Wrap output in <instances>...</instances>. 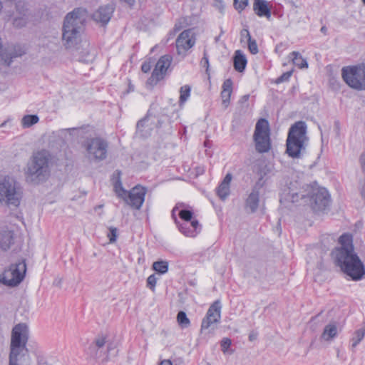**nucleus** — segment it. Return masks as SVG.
<instances>
[{
	"instance_id": "nucleus-38",
	"label": "nucleus",
	"mask_w": 365,
	"mask_h": 365,
	"mask_svg": "<svg viewBox=\"0 0 365 365\" xmlns=\"http://www.w3.org/2000/svg\"><path fill=\"white\" fill-rule=\"evenodd\" d=\"M179 217L185 222H189L192 218V212L188 210H181L179 212Z\"/></svg>"
},
{
	"instance_id": "nucleus-59",
	"label": "nucleus",
	"mask_w": 365,
	"mask_h": 365,
	"mask_svg": "<svg viewBox=\"0 0 365 365\" xmlns=\"http://www.w3.org/2000/svg\"><path fill=\"white\" fill-rule=\"evenodd\" d=\"M241 37H245L246 38V33H244L243 36L241 35Z\"/></svg>"
},
{
	"instance_id": "nucleus-50",
	"label": "nucleus",
	"mask_w": 365,
	"mask_h": 365,
	"mask_svg": "<svg viewBox=\"0 0 365 365\" xmlns=\"http://www.w3.org/2000/svg\"><path fill=\"white\" fill-rule=\"evenodd\" d=\"M249 98H250V96H249V95H245V96H243L241 98V99H240V103H245V102H247V101L249 100Z\"/></svg>"
},
{
	"instance_id": "nucleus-55",
	"label": "nucleus",
	"mask_w": 365,
	"mask_h": 365,
	"mask_svg": "<svg viewBox=\"0 0 365 365\" xmlns=\"http://www.w3.org/2000/svg\"><path fill=\"white\" fill-rule=\"evenodd\" d=\"M321 31H322V33L325 34V33H326V31H327V28H326L325 26H322V27L321 28Z\"/></svg>"
},
{
	"instance_id": "nucleus-46",
	"label": "nucleus",
	"mask_w": 365,
	"mask_h": 365,
	"mask_svg": "<svg viewBox=\"0 0 365 365\" xmlns=\"http://www.w3.org/2000/svg\"><path fill=\"white\" fill-rule=\"evenodd\" d=\"M189 225L190 226L191 229L194 230V233H195V235H197V229L200 227L199 222L197 220H193L189 222Z\"/></svg>"
},
{
	"instance_id": "nucleus-2",
	"label": "nucleus",
	"mask_w": 365,
	"mask_h": 365,
	"mask_svg": "<svg viewBox=\"0 0 365 365\" xmlns=\"http://www.w3.org/2000/svg\"><path fill=\"white\" fill-rule=\"evenodd\" d=\"M51 160L50 153L46 150L34 153L25 169L26 180L35 184L45 181L50 175Z\"/></svg>"
},
{
	"instance_id": "nucleus-27",
	"label": "nucleus",
	"mask_w": 365,
	"mask_h": 365,
	"mask_svg": "<svg viewBox=\"0 0 365 365\" xmlns=\"http://www.w3.org/2000/svg\"><path fill=\"white\" fill-rule=\"evenodd\" d=\"M365 336V322H363L361 328L356 330L353 334L352 338L350 339L351 349L354 351L355 348L362 341Z\"/></svg>"
},
{
	"instance_id": "nucleus-45",
	"label": "nucleus",
	"mask_w": 365,
	"mask_h": 365,
	"mask_svg": "<svg viewBox=\"0 0 365 365\" xmlns=\"http://www.w3.org/2000/svg\"><path fill=\"white\" fill-rule=\"evenodd\" d=\"M200 65L202 67L206 68L207 71L208 70V68H209V60H208V56H207V53H206L205 51H204L203 57L201 59Z\"/></svg>"
},
{
	"instance_id": "nucleus-47",
	"label": "nucleus",
	"mask_w": 365,
	"mask_h": 365,
	"mask_svg": "<svg viewBox=\"0 0 365 365\" xmlns=\"http://www.w3.org/2000/svg\"><path fill=\"white\" fill-rule=\"evenodd\" d=\"M215 6L221 12L224 11V4L222 0H215Z\"/></svg>"
},
{
	"instance_id": "nucleus-9",
	"label": "nucleus",
	"mask_w": 365,
	"mask_h": 365,
	"mask_svg": "<svg viewBox=\"0 0 365 365\" xmlns=\"http://www.w3.org/2000/svg\"><path fill=\"white\" fill-rule=\"evenodd\" d=\"M86 157L91 161H102L107 158L108 143L101 138L88 139L84 143Z\"/></svg>"
},
{
	"instance_id": "nucleus-7",
	"label": "nucleus",
	"mask_w": 365,
	"mask_h": 365,
	"mask_svg": "<svg viewBox=\"0 0 365 365\" xmlns=\"http://www.w3.org/2000/svg\"><path fill=\"white\" fill-rule=\"evenodd\" d=\"M256 150L259 153L268 152L271 148L270 128L267 120L260 118L256 123L253 134Z\"/></svg>"
},
{
	"instance_id": "nucleus-5",
	"label": "nucleus",
	"mask_w": 365,
	"mask_h": 365,
	"mask_svg": "<svg viewBox=\"0 0 365 365\" xmlns=\"http://www.w3.org/2000/svg\"><path fill=\"white\" fill-rule=\"evenodd\" d=\"M22 198L20 184L10 176L0 179V202L8 206L18 207Z\"/></svg>"
},
{
	"instance_id": "nucleus-6",
	"label": "nucleus",
	"mask_w": 365,
	"mask_h": 365,
	"mask_svg": "<svg viewBox=\"0 0 365 365\" xmlns=\"http://www.w3.org/2000/svg\"><path fill=\"white\" fill-rule=\"evenodd\" d=\"M29 327L26 324H18L12 329L9 356L29 357L26 344Z\"/></svg>"
},
{
	"instance_id": "nucleus-30",
	"label": "nucleus",
	"mask_w": 365,
	"mask_h": 365,
	"mask_svg": "<svg viewBox=\"0 0 365 365\" xmlns=\"http://www.w3.org/2000/svg\"><path fill=\"white\" fill-rule=\"evenodd\" d=\"M191 87L188 85L182 86L180 89L179 104L182 106L187 101L190 96Z\"/></svg>"
},
{
	"instance_id": "nucleus-31",
	"label": "nucleus",
	"mask_w": 365,
	"mask_h": 365,
	"mask_svg": "<svg viewBox=\"0 0 365 365\" xmlns=\"http://www.w3.org/2000/svg\"><path fill=\"white\" fill-rule=\"evenodd\" d=\"M39 120L37 115H26L21 120V125L24 128H29L37 123Z\"/></svg>"
},
{
	"instance_id": "nucleus-25",
	"label": "nucleus",
	"mask_w": 365,
	"mask_h": 365,
	"mask_svg": "<svg viewBox=\"0 0 365 365\" xmlns=\"http://www.w3.org/2000/svg\"><path fill=\"white\" fill-rule=\"evenodd\" d=\"M338 334V328L336 322H331L325 326L321 338L327 341H331L334 339Z\"/></svg>"
},
{
	"instance_id": "nucleus-4",
	"label": "nucleus",
	"mask_w": 365,
	"mask_h": 365,
	"mask_svg": "<svg viewBox=\"0 0 365 365\" xmlns=\"http://www.w3.org/2000/svg\"><path fill=\"white\" fill-rule=\"evenodd\" d=\"M309 140L307 136V125L304 121H297L291 126L287 139V153L292 158H298Z\"/></svg>"
},
{
	"instance_id": "nucleus-49",
	"label": "nucleus",
	"mask_w": 365,
	"mask_h": 365,
	"mask_svg": "<svg viewBox=\"0 0 365 365\" xmlns=\"http://www.w3.org/2000/svg\"><path fill=\"white\" fill-rule=\"evenodd\" d=\"M159 365H173L172 362L169 359H165L160 362Z\"/></svg>"
},
{
	"instance_id": "nucleus-12",
	"label": "nucleus",
	"mask_w": 365,
	"mask_h": 365,
	"mask_svg": "<svg viewBox=\"0 0 365 365\" xmlns=\"http://www.w3.org/2000/svg\"><path fill=\"white\" fill-rule=\"evenodd\" d=\"M146 192V187L138 185L128 192L124 201L133 209L140 210L145 201Z\"/></svg>"
},
{
	"instance_id": "nucleus-21",
	"label": "nucleus",
	"mask_w": 365,
	"mask_h": 365,
	"mask_svg": "<svg viewBox=\"0 0 365 365\" xmlns=\"http://www.w3.org/2000/svg\"><path fill=\"white\" fill-rule=\"evenodd\" d=\"M29 20V13L26 9L20 10L17 6L16 13L12 17V24L16 28H22Z\"/></svg>"
},
{
	"instance_id": "nucleus-35",
	"label": "nucleus",
	"mask_w": 365,
	"mask_h": 365,
	"mask_svg": "<svg viewBox=\"0 0 365 365\" xmlns=\"http://www.w3.org/2000/svg\"><path fill=\"white\" fill-rule=\"evenodd\" d=\"M177 320L182 328H187L190 326V322L183 311H180L177 315Z\"/></svg>"
},
{
	"instance_id": "nucleus-29",
	"label": "nucleus",
	"mask_w": 365,
	"mask_h": 365,
	"mask_svg": "<svg viewBox=\"0 0 365 365\" xmlns=\"http://www.w3.org/2000/svg\"><path fill=\"white\" fill-rule=\"evenodd\" d=\"M244 33H246V38L247 39V42H248L249 51L252 54H257L258 53L259 50H258V46H257L256 41L254 39H252L250 34L247 29H242L241 31L240 34L242 36H243Z\"/></svg>"
},
{
	"instance_id": "nucleus-57",
	"label": "nucleus",
	"mask_w": 365,
	"mask_h": 365,
	"mask_svg": "<svg viewBox=\"0 0 365 365\" xmlns=\"http://www.w3.org/2000/svg\"><path fill=\"white\" fill-rule=\"evenodd\" d=\"M295 196H294V194H292V202H294L295 201Z\"/></svg>"
},
{
	"instance_id": "nucleus-22",
	"label": "nucleus",
	"mask_w": 365,
	"mask_h": 365,
	"mask_svg": "<svg viewBox=\"0 0 365 365\" xmlns=\"http://www.w3.org/2000/svg\"><path fill=\"white\" fill-rule=\"evenodd\" d=\"M253 9L255 14L259 17L265 16L268 19L271 17V11L265 0H255Z\"/></svg>"
},
{
	"instance_id": "nucleus-26",
	"label": "nucleus",
	"mask_w": 365,
	"mask_h": 365,
	"mask_svg": "<svg viewBox=\"0 0 365 365\" xmlns=\"http://www.w3.org/2000/svg\"><path fill=\"white\" fill-rule=\"evenodd\" d=\"M233 61L234 68L237 71L242 72L245 69L247 63V58L240 50L235 51Z\"/></svg>"
},
{
	"instance_id": "nucleus-3",
	"label": "nucleus",
	"mask_w": 365,
	"mask_h": 365,
	"mask_svg": "<svg viewBox=\"0 0 365 365\" xmlns=\"http://www.w3.org/2000/svg\"><path fill=\"white\" fill-rule=\"evenodd\" d=\"M86 18L87 11L83 8H76L66 15L62 37L67 48H71L77 43Z\"/></svg>"
},
{
	"instance_id": "nucleus-33",
	"label": "nucleus",
	"mask_w": 365,
	"mask_h": 365,
	"mask_svg": "<svg viewBox=\"0 0 365 365\" xmlns=\"http://www.w3.org/2000/svg\"><path fill=\"white\" fill-rule=\"evenodd\" d=\"M29 357L9 356V365H29L27 364V360Z\"/></svg>"
},
{
	"instance_id": "nucleus-19",
	"label": "nucleus",
	"mask_w": 365,
	"mask_h": 365,
	"mask_svg": "<svg viewBox=\"0 0 365 365\" xmlns=\"http://www.w3.org/2000/svg\"><path fill=\"white\" fill-rule=\"evenodd\" d=\"M81 51L79 50V48H77V55L78 58L80 61L83 63H90L92 62L95 58L94 51L92 50L89 43L86 41L82 43Z\"/></svg>"
},
{
	"instance_id": "nucleus-15",
	"label": "nucleus",
	"mask_w": 365,
	"mask_h": 365,
	"mask_svg": "<svg viewBox=\"0 0 365 365\" xmlns=\"http://www.w3.org/2000/svg\"><path fill=\"white\" fill-rule=\"evenodd\" d=\"M172 62V57L169 55H165L160 58L155 65V68L152 73L149 81L151 83H156L158 81L163 78L168 68Z\"/></svg>"
},
{
	"instance_id": "nucleus-63",
	"label": "nucleus",
	"mask_w": 365,
	"mask_h": 365,
	"mask_svg": "<svg viewBox=\"0 0 365 365\" xmlns=\"http://www.w3.org/2000/svg\"><path fill=\"white\" fill-rule=\"evenodd\" d=\"M103 207V205H99L98 207V208H101V207Z\"/></svg>"
},
{
	"instance_id": "nucleus-52",
	"label": "nucleus",
	"mask_w": 365,
	"mask_h": 365,
	"mask_svg": "<svg viewBox=\"0 0 365 365\" xmlns=\"http://www.w3.org/2000/svg\"><path fill=\"white\" fill-rule=\"evenodd\" d=\"M257 339V334H254V333H252L249 335V339L250 341H254Z\"/></svg>"
},
{
	"instance_id": "nucleus-23",
	"label": "nucleus",
	"mask_w": 365,
	"mask_h": 365,
	"mask_svg": "<svg viewBox=\"0 0 365 365\" xmlns=\"http://www.w3.org/2000/svg\"><path fill=\"white\" fill-rule=\"evenodd\" d=\"M14 232L9 230H3L0 233V247L1 250H8L14 244Z\"/></svg>"
},
{
	"instance_id": "nucleus-54",
	"label": "nucleus",
	"mask_w": 365,
	"mask_h": 365,
	"mask_svg": "<svg viewBox=\"0 0 365 365\" xmlns=\"http://www.w3.org/2000/svg\"><path fill=\"white\" fill-rule=\"evenodd\" d=\"M124 2L128 4L130 6H132L135 4V0H123Z\"/></svg>"
},
{
	"instance_id": "nucleus-62",
	"label": "nucleus",
	"mask_w": 365,
	"mask_h": 365,
	"mask_svg": "<svg viewBox=\"0 0 365 365\" xmlns=\"http://www.w3.org/2000/svg\"><path fill=\"white\" fill-rule=\"evenodd\" d=\"M207 145H208V143L205 142V145L207 146Z\"/></svg>"
},
{
	"instance_id": "nucleus-56",
	"label": "nucleus",
	"mask_w": 365,
	"mask_h": 365,
	"mask_svg": "<svg viewBox=\"0 0 365 365\" xmlns=\"http://www.w3.org/2000/svg\"><path fill=\"white\" fill-rule=\"evenodd\" d=\"M7 121H4V123H2L1 125H0V128H3V127H5Z\"/></svg>"
},
{
	"instance_id": "nucleus-41",
	"label": "nucleus",
	"mask_w": 365,
	"mask_h": 365,
	"mask_svg": "<svg viewBox=\"0 0 365 365\" xmlns=\"http://www.w3.org/2000/svg\"><path fill=\"white\" fill-rule=\"evenodd\" d=\"M292 75V71H289L287 72L284 73L282 75H281L276 81L277 83H282L284 81H287L289 78Z\"/></svg>"
},
{
	"instance_id": "nucleus-28",
	"label": "nucleus",
	"mask_w": 365,
	"mask_h": 365,
	"mask_svg": "<svg viewBox=\"0 0 365 365\" xmlns=\"http://www.w3.org/2000/svg\"><path fill=\"white\" fill-rule=\"evenodd\" d=\"M289 57L294 65L299 68H308V63L305 58L297 51H293L289 54Z\"/></svg>"
},
{
	"instance_id": "nucleus-58",
	"label": "nucleus",
	"mask_w": 365,
	"mask_h": 365,
	"mask_svg": "<svg viewBox=\"0 0 365 365\" xmlns=\"http://www.w3.org/2000/svg\"><path fill=\"white\" fill-rule=\"evenodd\" d=\"M317 317H315L312 318L311 322L315 321L317 319Z\"/></svg>"
},
{
	"instance_id": "nucleus-10",
	"label": "nucleus",
	"mask_w": 365,
	"mask_h": 365,
	"mask_svg": "<svg viewBox=\"0 0 365 365\" xmlns=\"http://www.w3.org/2000/svg\"><path fill=\"white\" fill-rule=\"evenodd\" d=\"M26 269L24 262L11 264L0 274V283L10 287L17 286L24 279Z\"/></svg>"
},
{
	"instance_id": "nucleus-51",
	"label": "nucleus",
	"mask_w": 365,
	"mask_h": 365,
	"mask_svg": "<svg viewBox=\"0 0 365 365\" xmlns=\"http://www.w3.org/2000/svg\"><path fill=\"white\" fill-rule=\"evenodd\" d=\"M74 130V128H72V129H71V128H68V129H62V130H60L58 132H59V133H61V135H63V134H65L66 133H67V132H70L71 130Z\"/></svg>"
},
{
	"instance_id": "nucleus-32",
	"label": "nucleus",
	"mask_w": 365,
	"mask_h": 365,
	"mask_svg": "<svg viewBox=\"0 0 365 365\" xmlns=\"http://www.w3.org/2000/svg\"><path fill=\"white\" fill-rule=\"evenodd\" d=\"M150 120V113H148V115L144 118L141 119L137 123V130L138 131H143V128L145 127H148V130L153 129V122L149 123Z\"/></svg>"
},
{
	"instance_id": "nucleus-34",
	"label": "nucleus",
	"mask_w": 365,
	"mask_h": 365,
	"mask_svg": "<svg viewBox=\"0 0 365 365\" xmlns=\"http://www.w3.org/2000/svg\"><path fill=\"white\" fill-rule=\"evenodd\" d=\"M153 268L160 274H165L168 270V263L165 261H157L153 264Z\"/></svg>"
},
{
	"instance_id": "nucleus-44",
	"label": "nucleus",
	"mask_w": 365,
	"mask_h": 365,
	"mask_svg": "<svg viewBox=\"0 0 365 365\" xmlns=\"http://www.w3.org/2000/svg\"><path fill=\"white\" fill-rule=\"evenodd\" d=\"M360 161L361 164L362 171L365 173V154L361 155ZM361 195L365 200V184L363 185L361 189Z\"/></svg>"
},
{
	"instance_id": "nucleus-16",
	"label": "nucleus",
	"mask_w": 365,
	"mask_h": 365,
	"mask_svg": "<svg viewBox=\"0 0 365 365\" xmlns=\"http://www.w3.org/2000/svg\"><path fill=\"white\" fill-rule=\"evenodd\" d=\"M195 43L194 34L191 29L183 31L176 39V48L178 54L185 53Z\"/></svg>"
},
{
	"instance_id": "nucleus-8",
	"label": "nucleus",
	"mask_w": 365,
	"mask_h": 365,
	"mask_svg": "<svg viewBox=\"0 0 365 365\" xmlns=\"http://www.w3.org/2000/svg\"><path fill=\"white\" fill-rule=\"evenodd\" d=\"M341 76L345 83L357 91H365V66H346L341 69Z\"/></svg>"
},
{
	"instance_id": "nucleus-1",
	"label": "nucleus",
	"mask_w": 365,
	"mask_h": 365,
	"mask_svg": "<svg viewBox=\"0 0 365 365\" xmlns=\"http://www.w3.org/2000/svg\"><path fill=\"white\" fill-rule=\"evenodd\" d=\"M351 235H342L339 239L341 247L336 248L332 252V255L341 270L353 280L358 281L365 275V267L358 255L354 253Z\"/></svg>"
},
{
	"instance_id": "nucleus-18",
	"label": "nucleus",
	"mask_w": 365,
	"mask_h": 365,
	"mask_svg": "<svg viewBox=\"0 0 365 365\" xmlns=\"http://www.w3.org/2000/svg\"><path fill=\"white\" fill-rule=\"evenodd\" d=\"M113 11L114 8L112 6H101L93 14V19L97 23L106 25L109 22Z\"/></svg>"
},
{
	"instance_id": "nucleus-17",
	"label": "nucleus",
	"mask_w": 365,
	"mask_h": 365,
	"mask_svg": "<svg viewBox=\"0 0 365 365\" xmlns=\"http://www.w3.org/2000/svg\"><path fill=\"white\" fill-rule=\"evenodd\" d=\"M264 185L262 179L260 178L253 186L251 192L248 195L246 202L245 207L251 213L257 211L259 204V192Z\"/></svg>"
},
{
	"instance_id": "nucleus-64",
	"label": "nucleus",
	"mask_w": 365,
	"mask_h": 365,
	"mask_svg": "<svg viewBox=\"0 0 365 365\" xmlns=\"http://www.w3.org/2000/svg\"><path fill=\"white\" fill-rule=\"evenodd\" d=\"M363 3L365 4V0H362Z\"/></svg>"
},
{
	"instance_id": "nucleus-24",
	"label": "nucleus",
	"mask_w": 365,
	"mask_h": 365,
	"mask_svg": "<svg viewBox=\"0 0 365 365\" xmlns=\"http://www.w3.org/2000/svg\"><path fill=\"white\" fill-rule=\"evenodd\" d=\"M232 92V81L231 79H227L222 85V91L221 92V98L222 105L226 108L228 107L230 101L231 93Z\"/></svg>"
},
{
	"instance_id": "nucleus-43",
	"label": "nucleus",
	"mask_w": 365,
	"mask_h": 365,
	"mask_svg": "<svg viewBox=\"0 0 365 365\" xmlns=\"http://www.w3.org/2000/svg\"><path fill=\"white\" fill-rule=\"evenodd\" d=\"M109 233L108 234V237L109 238L110 242L113 243L116 241L117 237V229L115 227H110L109 229Z\"/></svg>"
},
{
	"instance_id": "nucleus-60",
	"label": "nucleus",
	"mask_w": 365,
	"mask_h": 365,
	"mask_svg": "<svg viewBox=\"0 0 365 365\" xmlns=\"http://www.w3.org/2000/svg\"><path fill=\"white\" fill-rule=\"evenodd\" d=\"M2 9V5H1V3L0 2V11Z\"/></svg>"
},
{
	"instance_id": "nucleus-53",
	"label": "nucleus",
	"mask_w": 365,
	"mask_h": 365,
	"mask_svg": "<svg viewBox=\"0 0 365 365\" xmlns=\"http://www.w3.org/2000/svg\"><path fill=\"white\" fill-rule=\"evenodd\" d=\"M150 118H151V120L149 122V123H150L151 122H153V127L155 125L156 127L158 126H160L158 124H160V120L158 121V124H155V122H154V119H155V117H153V118H152V116L150 115Z\"/></svg>"
},
{
	"instance_id": "nucleus-48",
	"label": "nucleus",
	"mask_w": 365,
	"mask_h": 365,
	"mask_svg": "<svg viewBox=\"0 0 365 365\" xmlns=\"http://www.w3.org/2000/svg\"><path fill=\"white\" fill-rule=\"evenodd\" d=\"M151 67H152V66L150 62H144L142 64L141 70L143 73H148L150 71Z\"/></svg>"
},
{
	"instance_id": "nucleus-39",
	"label": "nucleus",
	"mask_w": 365,
	"mask_h": 365,
	"mask_svg": "<svg viewBox=\"0 0 365 365\" xmlns=\"http://www.w3.org/2000/svg\"><path fill=\"white\" fill-rule=\"evenodd\" d=\"M248 5V0H234V6L236 10L241 12Z\"/></svg>"
},
{
	"instance_id": "nucleus-37",
	"label": "nucleus",
	"mask_w": 365,
	"mask_h": 365,
	"mask_svg": "<svg viewBox=\"0 0 365 365\" xmlns=\"http://www.w3.org/2000/svg\"><path fill=\"white\" fill-rule=\"evenodd\" d=\"M115 191L117 195L123 200L126 198V195L128 192L125 190H124V188L122 187L120 182L115 183Z\"/></svg>"
},
{
	"instance_id": "nucleus-14",
	"label": "nucleus",
	"mask_w": 365,
	"mask_h": 365,
	"mask_svg": "<svg viewBox=\"0 0 365 365\" xmlns=\"http://www.w3.org/2000/svg\"><path fill=\"white\" fill-rule=\"evenodd\" d=\"M221 304L215 301L208 309L205 317L202 319L201 331L207 329L212 324L218 323L221 318Z\"/></svg>"
},
{
	"instance_id": "nucleus-36",
	"label": "nucleus",
	"mask_w": 365,
	"mask_h": 365,
	"mask_svg": "<svg viewBox=\"0 0 365 365\" xmlns=\"http://www.w3.org/2000/svg\"><path fill=\"white\" fill-rule=\"evenodd\" d=\"M180 231L187 237H195V233H194V230L191 229L189 225V222H184L183 223L179 225Z\"/></svg>"
},
{
	"instance_id": "nucleus-61",
	"label": "nucleus",
	"mask_w": 365,
	"mask_h": 365,
	"mask_svg": "<svg viewBox=\"0 0 365 365\" xmlns=\"http://www.w3.org/2000/svg\"><path fill=\"white\" fill-rule=\"evenodd\" d=\"M207 145H208V143L205 142V145L207 146Z\"/></svg>"
},
{
	"instance_id": "nucleus-11",
	"label": "nucleus",
	"mask_w": 365,
	"mask_h": 365,
	"mask_svg": "<svg viewBox=\"0 0 365 365\" xmlns=\"http://www.w3.org/2000/svg\"><path fill=\"white\" fill-rule=\"evenodd\" d=\"M309 202L314 212L325 211L330 204V196L328 191L324 187L314 189L309 197Z\"/></svg>"
},
{
	"instance_id": "nucleus-20",
	"label": "nucleus",
	"mask_w": 365,
	"mask_h": 365,
	"mask_svg": "<svg viewBox=\"0 0 365 365\" xmlns=\"http://www.w3.org/2000/svg\"><path fill=\"white\" fill-rule=\"evenodd\" d=\"M232 179V174L227 173L216 189L217 195L222 200H225L230 193V182Z\"/></svg>"
},
{
	"instance_id": "nucleus-13",
	"label": "nucleus",
	"mask_w": 365,
	"mask_h": 365,
	"mask_svg": "<svg viewBox=\"0 0 365 365\" xmlns=\"http://www.w3.org/2000/svg\"><path fill=\"white\" fill-rule=\"evenodd\" d=\"M106 342L105 336H98L89 347L91 356L96 359H101L103 361L108 360L110 352L114 351L115 349L112 347L111 344H108L107 351H104Z\"/></svg>"
},
{
	"instance_id": "nucleus-40",
	"label": "nucleus",
	"mask_w": 365,
	"mask_h": 365,
	"mask_svg": "<svg viewBox=\"0 0 365 365\" xmlns=\"http://www.w3.org/2000/svg\"><path fill=\"white\" fill-rule=\"evenodd\" d=\"M157 283V277L155 274L150 275L147 279V287L153 292L155 291V287Z\"/></svg>"
},
{
	"instance_id": "nucleus-42",
	"label": "nucleus",
	"mask_w": 365,
	"mask_h": 365,
	"mask_svg": "<svg viewBox=\"0 0 365 365\" xmlns=\"http://www.w3.org/2000/svg\"><path fill=\"white\" fill-rule=\"evenodd\" d=\"M231 345V340L229 338H223L221 341V348L224 354L227 351L228 348Z\"/></svg>"
}]
</instances>
